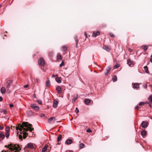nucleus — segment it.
<instances>
[{
	"label": "nucleus",
	"instance_id": "f257e3e1",
	"mask_svg": "<svg viewBox=\"0 0 152 152\" xmlns=\"http://www.w3.org/2000/svg\"><path fill=\"white\" fill-rule=\"evenodd\" d=\"M8 147L12 151L15 150L14 152H18L21 150V148L18 145H8Z\"/></svg>",
	"mask_w": 152,
	"mask_h": 152
},
{
	"label": "nucleus",
	"instance_id": "f03ea898",
	"mask_svg": "<svg viewBox=\"0 0 152 152\" xmlns=\"http://www.w3.org/2000/svg\"><path fill=\"white\" fill-rule=\"evenodd\" d=\"M32 126V125L31 124H28L27 122H24L22 123L21 127L22 128H23L24 127H28L29 131L31 132L34 129L33 128H31V127Z\"/></svg>",
	"mask_w": 152,
	"mask_h": 152
},
{
	"label": "nucleus",
	"instance_id": "7ed1b4c3",
	"mask_svg": "<svg viewBox=\"0 0 152 152\" xmlns=\"http://www.w3.org/2000/svg\"><path fill=\"white\" fill-rule=\"evenodd\" d=\"M10 128L9 126H7L5 128V135L7 139L10 136Z\"/></svg>",
	"mask_w": 152,
	"mask_h": 152
},
{
	"label": "nucleus",
	"instance_id": "20e7f679",
	"mask_svg": "<svg viewBox=\"0 0 152 152\" xmlns=\"http://www.w3.org/2000/svg\"><path fill=\"white\" fill-rule=\"evenodd\" d=\"M38 62L39 65L41 66H44L45 64L44 60L42 58H40L39 59Z\"/></svg>",
	"mask_w": 152,
	"mask_h": 152
},
{
	"label": "nucleus",
	"instance_id": "39448f33",
	"mask_svg": "<svg viewBox=\"0 0 152 152\" xmlns=\"http://www.w3.org/2000/svg\"><path fill=\"white\" fill-rule=\"evenodd\" d=\"M31 107L34 110L37 111L39 109V107L36 104H33L31 105Z\"/></svg>",
	"mask_w": 152,
	"mask_h": 152
},
{
	"label": "nucleus",
	"instance_id": "423d86ee",
	"mask_svg": "<svg viewBox=\"0 0 152 152\" xmlns=\"http://www.w3.org/2000/svg\"><path fill=\"white\" fill-rule=\"evenodd\" d=\"M21 125H20V127H16V129L17 130H19L20 131H22V130H23V131H26V132H28L29 130V129H28V128H24L23 127V128H22L21 127Z\"/></svg>",
	"mask_w": 152,
	"mask_h": 152
},
{
	"label": "nucleus",
	"instance_id": "0eeeda50",
	"mask_svg": "<svg viewBox=\"0 0 152 152\" xmlns=\"http://www.w3.org/2000/svg\"><path fill=\"white\" fill-rule=\"evenodd\" d=\"M56 120L55 118L54 117H51L48 119V122L50 124L53 123Z\"/></svg>",
	"mask_w": 152,
	"mask_h": 152
},
{
	"label": "nucleus",
	"instance_id": "6e6552de",
	"mask_svg": "<svg viewBox=\"0 0 152 152\" xmlns=\"http://www.w3.org/2000/svg\"><path fill=\"white\" fill-rule=\"evenodd\" d=\"M142 127L144 128H146L148 126V123L147 121H143L141 124Z\"/></svg>",
	"mask_w": 152,
	"mask_h": 152
},
{
	"label": "nucleus",
	"instance_id": "1a4fd4ad",
	"mask_svg": "<svg viewBox=\"0 0 152 152\" xmlns=\"http://www.w3.org/2000/svg\"><path fill=\"white\" fill-rule=\"evenodd\" d=\"M127 64L130 66L132 67L134 66V62L130 59H129L127 61Z\"/></svg>",
	"mask_w": 152,
	"mask_h": 152
},
{
	"label": "nucleus",
	"instance_id": "9d476101",
	"mask_svg": "<svg viewBox=\"0 0 152 152\" xmlns=\"http://www.w3.org/2000/svg\"><path fill=\"white\" fill-rule=\"evenodd\" d=\"M56 90L57 91L58 93L60 94L62 92L61 88L60 86H57L56 88Z\"/></svg>",
	"mask_w": 152,
	"mask_h": 152
},
{
	"label": "nucleus",
	"instance_id": "9b49d317",
	"mask_svg": "<svg viewBox=\"0 0 152 152\" xmlns=\"http://www.w3.org/2000/svg\"><path fill=\"white\" fill-rule=\"evenodd\" d=\"M7 83L8 84L7 86V88H9L10 87V86L12 84V80H9L7 81Z\"/></svg>",
	"mask_w": 152,
	"mask_h": 152
},
{
	"label": "nucleus",
	"instance_id": "f8f14e48",
	"mask_svg": "<svg viewBox=\"0 0 152 152\" xmlns=\"http://www.w3.org/2000/svg\"><path fill=\"white\" fill-rule=\"evenodd\" d=\"M111 68V67L110 66H108V67L106 69V72L105 73V75H107L108 73H109L110 70Z\"/></svg>",
	"mask_w": 152,
	"mask_h": 152
},
{
	"label": "nucleus",
	"instance_id": "ddd939ff",
	"mask_svg": "<svg viewBox=\"0 0 152 152\" xmlns=\"http://www.w3.org/2000/svg\"><path fill=\"white\" fill-rule=\"evenodd\" d=\"M61 77H57L55 78V80L58 83H61Z\"/></svg>",
	"mask_w": 152,
	"mask_h": 152
},
{
	"label": "nucleus",
	"instance_id": "4468645a",
	"mask_svg": "<svg viewBox=\"0 0 152 152\" xmlns=\"http://www.w3.org/2000/svg\"><path fill=\"white\" fill-rule=\"evenodd\" d=\"M27 147L33 149L34 148V146L32 143H28L27 145Z\"/></svg>",
	"mask_w": 152,
	"mask_h": 152
},
{
	"label": "nucleus",
	"instance_id": "2eb2a0df",
	"mask_svg": "<svg viewBox=\"0 0 152 152\" xmlns=\"http://www.w3.org/2000/svg\"><path fill=\"white\" fill-rule=\"evenodd\" d=\"M58 102L57 100H54L53 101V107L56 108L58 105Z\"/></svg>",
	"mask_w": 152,
	"mask_h": 152
},
{
	"label": "nucleus",
	"instance_id": "dca6fc26",
	"mask_svg": "<svg viewBox=\"0 0 152 152\" xmlns=\"http://www.w3.org/2000/svg\"><path fill=\"white\" fill-rule=\"evenodd\" d=\"M72 143V140L70 139H67L66 142V144L67 145H70Z\"/></svg>",
	"mask_w": 152,
	"mask_h": 152
},
{
	"label": "nucleus",
	"instance_id": "f3484780",
	"mask_svg": "<svg viewBox=\"0 0 152 152\" xmlns=\"http://www.w3.org/2000/svg\"><path fill=\"white\" fill-rule=\"evenodd\" d=\"M100 34V32L99 31H96L95 33L94 32L93 34V36L94 37H96Z\"/></svg>",
	"mask_w": 152,
	"mask_h": 152
},
{
	"label": "nucleus",
	"instance_id": "a211bd4d",
	"mask_svg": "<svg viewBox=\"0 0 152 152\" xmlns=\"http://www.w3.org/2000/svg\"><path fill=\"white\" fill-rule=\"evenodd\" d=\"M26 113L27 115L29 116H31L33 115V112L31 110L27 111Z\"/></svg>",
	"mask_w": 152,
	"mask_h": 152
},
{
	"label": "nucleus",
	"instance_id": "6ab92c4d",
	"mask_svg": "<svg viewBox=\"0 0 152 152\" xmlns=\"http://www.w3.org/2000/svg\"><path fill=\"white\" fill-rule=\"evenodd\" d=\"M139 84L137 83H134L133 85V88H136L137 89L139 88Z\"/></svg>",
	"mask_w": 152,
	"mask_h": 152
},
{
	"label": "nucleus",
	"instance_id": "aec40b11",
	"mask_svg": "<svg viewBox=\"0 0 152 152\" xmlns=\"http://www.w3.org/2000/svg\"><path fill=\"white\" fill-rule=\"evenodd\" d=\"M75 42H76V47L77 48H78L77 45H78V39L77 37L76 36H75Z\"/></svg>",
	"mask_w": 152,
	"mask_h": 152
},
{
	"label": "nucleus",
	"instance_id": "412c9836",
	"mask_svg": "<svg viewBox=\"0 0 152 152\" xmlns=\"http://www.w3.org/2000/svg\"><path fill=\"white\" fill-rule=\"evenodd\" d=\"M147 134V132L146 131L143 130L141 132V134L142 137H144V136H145Z\"/></svg>",
	"mask_w": 152,
	"mask_h": 152
},
{
	"label": "nucleus",
	"instance_id": "4be33fe9",
	"mask_svg": "<svg viewBox=\"0 0 152 152\" xmlns=\"http://www.w3.org/2000/svg\"><path fill=\"white\" fill-rule=\"evenodd\" d=\"M103 48L107 51H109L110 50L108 46L106 45H104Z\"/></svg>",
	"mask_w": 152,
	"mask_h": 152
},
{
	"label": "nucleus",
	"instance_id": "5701e85b",
	"mask_svg": "<svg viewBox=\"0 0 152 152\" xmlns=\"http://www.w3.org/2000/svg\"><path fill=\"white\" fill-rule=\"evenodd\" d=\"M84 102L86 104L88 105V104L90 103L91 100L89 99H85Z\"/></svg>",
	"mask_w": 152,
	"mask_h": 152
},
{
	"label": "nucleus",
	"instance_id": "b1692460",
	"mask_svg": "<svg viewBox=\"0 0 152 152\" xmlns=\"http://www.w3.org/2000/svg\"><path fill=\"white\" fill-rule=\"evenodd\" d=\"M6 90L5 88L2 87L1 89V91L2 94L5 93Z\"/></svg>",
	"mask_w": 152,
	"mask_h": 152
},
{
	"label": "nucleus",
	"instance_id": "393cba45",
	"mask_svg": "<svg viewBox=\"0 0 152 152\" xmlns=\"http://www.w3.org/2000/svg\"><path fill=\"white\" fill-rule=\"evenodd\" d=\"M50 81L49 80H48L46 82V86L47 87H48L50 85Z\"/></svg>",
	"mask_w": 152,
	"mask_h": 152
},
{
	"label": "nucleus",
	"instance_id": "a878e982",
	"mask_svg": "<svg viewBox=\"0 0 152 152\" xmlns=\"http://www.w3.org/2000/svg\"><path fill=\"white\" fill-rule=\"evenodd\" d=\"M144 70L147 73L149 74V71L148 70V68L147 66H145L144 67Z\"/></svg>",
	"mask_w": 152,
	"mask_h": 152
},
{
	"label": "nucleus",
	"instance_id": "bb28decb",
	"mask_svg": "<svg viewBox=\"0 0 152 152\" xmlns=\"http://www.w3.org/2000/svg\"><path fill=\"white\" fill-rule=\"evenodd\" d=\"M4 137L5 135L2 132H0V138H2L3 140Z\"/></svg>",
	"mask_w": 152,
	"mask_h": 152
},
{
	"label": "nucleus",
	"instance_id": "cd10ccee",
	"mask_svg": "<svg viewBox=\"0 0 152 152\" xmlns=\"http://www.w3.org/2000/svg\"><path fill=\"white\" fill-rule=\"evenodd\" d=\"M48 145H45L44 147L42 148V152H45L47 149L48 147Z\"/></svg>",
	"mask_w": 152,
	"mask_h": 152
},
{
	"label": "nucleus",
	"instance_id": "c85d7f7f",
	"mask_svg": "<svg viewBox=\"0 0 152 152\" xmlns=\"http://www.w3.org/2000/svg\"><path fill=\"white\" fill-rule=\"evenodd\" d=\"M148 100L149 102L152 103V95H151L149 96L148 98Z\"/></svg>",
	"mask_w": 152,
	"mask_h": 152
},
{
	"label": "nucleus",
	"instance_id": "c756f323",
	"mask_svg": "<svg viewBox=\"0 0 152 152\" xmlns=\"http://www.w3.org/2000/svg\"><path fill=\"white\" fill-rule=\"evenodd\" d=\"M62 135L60 134V135L57 138V142H59V141H60L61 140V139L62 138Z\"/></svg>",
	"mask_w": 152,
	"mask_h": 152
},
{
	"label": "nucleus",
	"instance_id": "7c9ffc66",
	"mask_svg": "<svg viewBox=\"0 0 152 152\" xmlns=\"http://www.w3.org/2000/svg\"><path fill=\"white\" fill-rule=\"evenodd\" d=\"M117 80V77L116 75H114L113 78V82H115Z\"/></svg>",
	"mask_w": 152,
	"mask_h": 152
},
{
	"label": "nucleus",
	"instance_id": "2f4dec72",
	"mask_svg": "<svg viewBox=\"0 0 152 152\" xmlns=\"http://www.w3.org/2000/svg\"><path fill=\"white\" fill-rule=\"evenodd\" d=\"M85 145L83 143H81L80 145V149L84 147Z\"/></svg>",
	"mask_w": 152,
	"mask_h": 152
},
{
	"label": "nucleus",
	"instance_id": "473e14b6",
	"mask_svg": "<svg viewBox=\"0 0 152 152\" xmlns=\"http://www.w3.org/2000/svg\"><path fill=\"white\" fill-rule=\"evenodd\" d=\"M57 58L58 59H59V60L61 59V55L59 54H58L57 56Z\"/></svg>",
	"mask_w": 152,
	"mask_h": 152
},
{
	"label": "nucleus",
	"instance_id": "72a5a7b5",
	"mask_svg": "<svg viewBox=\"0 0 152 152\" xmlns=\"http://www.w3.org/2000/svg\"><path fill=\"white\" fill-rule=\"evenodd\" d=\"M0 110L1 112H3V113H4V114L5 115L7 114V112L6 110H4L3 111L2 110Z\"/></svg>",
	"mask_w": 152,
	"mask_h": 152
},
{
	"label": "nucleus",
	"instance_id": "f704fd0d",
	"mask_svg": "<svg viewBox=\"0 0 152 152\" xmlns=\"http://www.w3.org/2000/svg\"><path fill=\"white\" fill-rule=\"evenodd\" d=\"M62 48L64 51H66L67 49V47L65 45L63 46L62 47Z\"/></svg>",
	"mask_w": 152,
	"mask_h": 152
},
{
	"label": "nucleus",
	"instance_id": "c9c22d12",
	"mask_svg": "<svg viewBox=\"0 0 152 152\" xmlns=\"http://www.w3.org/2000/svg\"><path fill=\"white\" fill-rule=\"evenodd\" d=\"M141 48H143L145 51H146V50L147 49L148 47L147 46H142Z\"/></svg>",
	"mask_w": 152,
	"mask_h": 152
},
{
	"label": "nucleus",
	"instance_id": "e433bc0d",
	"mask_svg": "<svg viewBox=\"0 0 152 152\" xmlns=\"http://www.w3.org/2000/svg\"><path fill=\"white\" fill-rule=\"evenodd\" d=\"M119 67V64H117L116 65H115L114 66V69H116L118 68Z\"/></svg>",
	"mask_w": 152,
	"mask_h": 152
},
{
	"label": "nucleus",
	"instance_id": "4c0bfd02",
	"mask_svg": "<svg viewBox=\"0 0 152 152\" xmlns=\"http://www.w3.org/2000/svg\"><path fill=\"white\" fill-rule=\"evenodd\" d=\"M77 97H74L72 99V102H75V101L77 99Z\"/></svg>",
	"mask_w": 152,
	"mask_h": 152
},
{
	"label": "nucleus",
	"instance_id": "58836bf2",
	"mask_svg": "<svg viewBox=\"0 0 152 152\" xmlns=\"http://www.w3.org/2000/svg\"><path fill=\"white\" fill-rule=\"evenodd\" d=\"M37 101L40 104L42 105V102L41 100H38Z\"/></svg>",
	"mask_w": 152,
	"mask_h": 152
},
{
	"label": "nucleus",
	"instance_id": "ea45409f",
	"mask_svg": "<svg viewBox=\"0 0 152 152\" xmlns=\"http://www.w3.org/2000/svg\"><path fill=\"white\" fill-rule=\"evenodd\" d=\"M64 63L63 61H62L61 64L60 65V67H61L62 66H64Z\"/></svg>",
	"mask_w": 152,
	"mask_h": 152
},
{
	"label": "nucleus",
	"instance_id": "a19ab883",
	"mask_svg": "<svg viewBox=\"0 0 152 152\" xmlns=\"http://www.w3.org/2000/svg\"><path fill=\"white\" fill-rule=\"evenodd\" d=\"M145 103L144 102H140L139 103V106H141V105H142V104H144Z\"/></svg>",
	"mask_w": 152,
	"mask_h": 152
},
{
	"label": "nucleus",
	"instance_id": "79ce46f5",
	"mask_svg": "<svg viewBox=\"0 0 152 152\" xmlns=\"http://www.w3.org/2000/svg\"><path fill=\"white\" fill-rule=\"evenodd\" d=\"M110 36L112 37H115V35L112 33L110 34Z\"/></svg>",
	"mask_w": 152,
	"mask_h": 152
},
{
	"label": "nucleus",
	"instance_id": "37998d69",
	"mask_svg": "<svg viewBox=\"0 0 152 152\" xmlns=\"http://www.w3.org/2000/svg\"><path fill=\"white\" fill-rule=\"evenodd\" d=\"M75 112L76 113H77L79 112V110L78 108H76L75 109Z\"/></svg>",
	"mask_w": 152,
	"mask_h": 152
},
{
	"label": "nucleus",
	"instance_id": "c03bdc74",
	"mask_svg": "<svg viewBox=\"0 0 152 152\" xmlns=\"http://www.w3.org/2000/svg\"><path fill=\"white\" fill-rule=\"evenodd\" d=\"M87 132H91V130L89 129H88L87 130Z\"/></svg>",
	"mask_w": 152,
	"mask_h": 152
},
{
	"label": "nucleus",
	"instance_id": "a18cd8bd",
	"mask_svg": "<svg viewBox=\"0 0 152 152\" xmlns=\"http://www.w3.org/2000/svg\"><path fill=\"white\" fill-rule=\"evenodd\" d=\"M4 129V127L1 125H0V129L1 130H3Z\"/></svg>",
	"mask_w": 152,
	"mask_h": 152
},
{
	"label": "nucleus",
	"instance_id": "49530a36",
	"mask_svg": "<svg viewBox=\"0 0 152 152\" xmlns=\"http://www.w3.org/2000/svg\"><path fill=\"white\" fill-rule=\"evenodd\" d=\"M19 139L20 140H22V137L21 135H19Z\"/></svg>",
	"mask_w": 152,
	"mask_h": 152
},
{
	"label": "nucleus",
	"instance_id": "de8ad7c7",
	"mask_svg": "<svg viewBox=\"0 0 152 152\" xmlns=\"http://www.w3.org/2000/svg\"><path fill=\"white\" fill-rule=\"evenodd\" d=\"M85 36H86V38H87L88 36H87V33H86V32H85Z\"/></svg>",
	"mask_w": 152,
	"mask_h": 152
},
{
	"label": "nucleus",
	"instance_id": "09e8293b",
	"mask_svg": "<svg viewBox=\"0 0 152 152\" xmlns=\"http://www.w3.org/2000/svg\"><path fill=\"white\" fill-rule=\"evenodd\" d=\"M26 134V133H24L23 136V137L24 139H25L26 138V136H25V134Z\"/></svg>",
	"mask_w": 152,
	"mask_h": 152
},
{
	"label": "nucleus",
	"instance_id": "8fccbe9b",
	"mask_svg": "<svg viewBox=\"0 0 152 152\" xmlns=\"http://www.w3.org/2000/svg\"><path fill=\"white\" fill-rule=\"evenodd\" d=\"M28 86V84H26L24 86V87L25 88H27Z\"/></svg>",
	"mask_w": 152,
	"mask_h": 152
},
{
	"label": "nucleus",
	"instance_id": "3c124183",
	"mask_svg": "<svg viewBox=\"0 0 152 152\" xmlns=\"http://www.w3.org/2000/svg\"><path fill=\"white\" fill-rule=\"evenodd\" d=\"M65 152H73V151L71 150H67Z\"/></svg>",
	"mask_w": 152,
	"mask_h": 152
},
{
	"label": "nucleus",
	"instance_id": "603ef678",
	"mask_svg": "<svg viewBox=\"0 0 152 152\" xmlns=\"http://www.w3.org/2000/svg\"><path fill=\"white\" fill-rule=\"evenodd\" d=\"M128 51L130 52H132V50L130 48H129L128 49Z\"/></svg>",
	"mask_w": 152,
	"mask_h": 152
},
{
	"label": "nucleus",
	"instance_id": "864d4df0",
	"mask_svg": "<svg viewBox=\"0 0 152 152\" xmlns=\"http://www.w3.org/2000/svg\"><path fill=\"white\" fill-rule=\"evenodd\" d=\"M14 105L13 104H10V107H13Z\"/></svg>",
	"mask_w": 152,
	"mask_h": 152
},
{
	"label": "nucleus",
	"instance_id": "5fc2aeb1",
	"mask_svg": "<svg viewBox=\"0 0 152 152\" xmlns=\"http://www.w3.org/2000/svg\"><path fill=\"white\" fill-rule=\"evenodd\" d=\"M3 100L2 97L1 96H0V101H2Z\"/></svg>",
	"mask_w": 152,
	"mask_h": 152
},
{
	"label": "nucleus",
	"instance_id": "6e6d98bb",
	"mask_svg": "<svg viewBox=\"0 0 152 152\" xmlns=\"http://www.w3.org/2000/svg\"><path fill=\"white\" fill-rule=\"evenodd\" d=\"M151 58L150 59V61L152 63V54L151 56Z\"/></svg>",
	"mask_w": 152,
	"mask_h": 152
},
{
	"label": "nucleus",
	"instance_id": "4d7b16f0",
	"mask_svg": "<svg viewBox=\"0 0 152 152\" xmlns=\"http://www.w3.org/2000/svg\"><path fill=\"white\" fill-rule=\"evenodd\" d=\"M57 76V75H52V77H55L56 76Z\"/></svg>",
	"mask_w": 152,
	"mask_h": 152
},
{
	"label": "nucleus",
	"instance_id": "13d9d810",
	"mask_svg": "<svg viewBox=\"0 0 152 152\" xmlns=\"http://www.w3.org/2000/svg\"><path fill=\"white\" fill-rule=\"evenodd\" d=\"M34 98H36V95L35 94H34L32 96Z\"/></svg>",
	"mask_w": 152,
	"mask_h": 152
},
{
	"label": "nucleus",
	"instance_id": "bf43d9fd",
	"mask_svg": "<svg viewBox=\"0 0 152 152\" xmlns=\"http://www.w3.org/2000/svg\"><path fill=\"white\" fill-rule=\"evenodd\" d=\"M135 108L138 109L139 108V107L138 105H137V106H136V107H135Z\"/></svg>",
	"mask_w": 152,
	"mask_h": 152
},
{
	"label": "nucleus",
	"instance_id": "052dcab7",
	"mask_svg": "<svg viewBox=\"0 0 152 152\" xmlns=\"http://www.w3.org/2000/svg\"><path fill=\"white\" fill-rule=\"evenodd\" d=\"M45 115L44 114H42L41 115V117H42L43 116H44Z\"/></svg>",
	"mask_w": 152,
	"mask_h": 152
},
{
	"label": "nucleus",
	"instance_id": "680f3d73",
	"mask_svg": "<svg viewBox=\"0 0 152 152\" xmlns=\"http://www.w3.org/2000/svg\"><path fill=\"white\" fill-rule=\"evenodd\" d=\"M145 88H147V85L146 84L145 85Z\"/></svg>",
	"mask_w": 152,
	"mask_h": 152
},
{
	"label": "nucleus",
	"instance_id": "e2e57ef3",
	"mask_svg": "<svg viewBox=\"0 0 152 152\" xmlns=\"http://www.w3.org/2000/svg\"><path fill=\"white\" fill-rule=\"evenodd\" d=\"M1 152H7V151H5L3 150L1 151Z\"/></svg>",
	"mask_w": 152,
	"mask_h": 152
},
{
	"label": "nucleus",
	"instance_id": "0e129e2a",
	"mask_svg": "<svg viewBox=\"0 0 152 152\" xmlns=\"http://www.w3.org/2000/svg\"><path fill=\"white\" fill-rule=\"evenodd\" d=\"M149 104V106L151 108V104Z\"/></svg>",
	"mask_w": 152,
	"mask_h": 152
},
{
	"label": "nucleus",
	"instance_id": "69168bd1",
	"mask_svg": "<svg viewBox=\"0 0 152 152\" xmlns=\"http://www.w3.org/2000/svg\"><path fill=\"white\" fill-rule=\"evenodd\" d=\"M146 103L147 104H149V102H146Z\"/></svg>",
	"mask_w": 152,
	"mask_h": 152
},
{
	"label": "nucleus",
	"instance_id": "338daca9",
	"mask_svg": "<svg viewBox=\"0 0 152 152\" xmlns=\"http://www.w3.org/2000/svg\"><path fill=\"white\" fill-rule=\"evenodd\" d=\"M69 86H71V85L70 84H69Z\"/></svg>",
	"mask_w": 152,
	"mask_h": 152
},
{
	"label": "nucleus",
	"instance_id": "774afa93",
	"mask_svg": "<svg viewBox=\"0 0 152 152\" xmlns=\"http://www.w3.org/2000/svg\"><path fill=\"white\" fill-rule=\"evenodd\" d=\"M151 118L152 119V117Z\"/></svg>",
	"mask_w": 152,
	"mask_h": 152
}]
</instances>
